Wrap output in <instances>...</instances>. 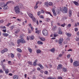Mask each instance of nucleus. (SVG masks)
<instances>
[{
	"instance_id": "obj_2",
	"label": "nucleus",
	"mask_w": 79,
	"mask_h": 79,
	"mask_svg": "<svg viewBox=\"0 0 79 79\" xmlns=\"http://www.w3.org/2000/svg\"><path fill=\"white\" fill-rule=\"evenodd\" d=\"M15 11L17 14H19L20 13V8L19 6H16L15 7Z\"/></svg>"
},
{
	"instance_id": "obj_1",
	"label": "nucleus",
	"mask_w": 79,
	"mask_h": 79,
	"mask_svg": "<svg viewBox=\"0 0 79 79\" xmlns=\"http://www.w3.org/2000/svg\"><path fill=\"white\" fill-rule=\"evenodd\" d=\"M23 36H20V38L21 39H19L17 40V43L18 45H19L20 43H22V44H25L26 42L24 39L23 38Z\"/></svg>"
},
{
	"instance_id": "obj_63",
	"label": "nucleus",
	"mask_w": 79,
	"mask_h": 79,
	"mask_svg": "<svg viewBox=\"0 0 79 79\" xmlns=\"http://www.w3.org/2000/svg\"><path fill=\"white\" fill-rule=\"evenodd\" d=\"M40 72L42 74H43V73H44V71H43L42 70H40Z\"/></svg>"
},
{
	"instance_id": "obj_31",
	"label": "nucleus",
	"mask_w": 79,
	"mask_h": 79,
	"mask_svg": "<svg viewBox=\"0 0 79 79\" xmlns=\"http://www.w3.org/2000/svg\"><path fill=\"white\" fill-rule=\"evenodd\" d=\"M55 48H53L50 50V51L52 52V53H54L55 52Z\"/></svg>"
},
{
	"instance_id": "obj_12",
	"label": "nucleus",
	"mask_w": 79,
	"mask_h": 79,
	"mask_svg": "<svg viewBox=\"0 0 79 79\" xmlns=\"http://www.w3.org/2000/svg\"><path fill=\"white\" fill-rule=\"evenodd\" d=\"M38 65L39 66H40V68L42 69H44V67L43 66H42V64H38Z\"/></svg>"
},
{
	"instance_id": "obj_27",
	"label": "nucleus",
	"mask_w": 79,
	"mask_h": 79,
	"mask_svg": "<svg viewBox=\"0 0 79 79\" xmlns=\"http://www.w3.org/2000/svg\"><path fill=\"white\" fill-rule=\"evenodd\" d=\"M44 5L47 7H48V2H46L44 3Z\"/></svg>"
},
{
	"instance_id": "obj_18",
	"label": "nucleus",
	"mask_w": 79,
	"mask_h": 79,
	"mask_svg": "<svg viewBox=\"0 0 79 79\" xmlns=\"http://www.w3.org/2000/svg\"><path fill=\"white\" fill-rule=\"evenodd\" d=\"M14 3V2L13 1H10L7 2L6 4L7 5H8L9 3Z\"/></svg>"
},
{
	"instance_id": "obj_30",
	"label": "nucleus",
	"mask_w": 79,
	"mask_h": 79,
	"mask_svg": "<svg viewBox=\"0 0 79 79\" xmlns=\"http://www.w3.org/2000/svg\"><path fill=\"white\" fill-rule=\"evenodd\" d=\"M3 35L5 37H7V36H8V34L6 33H3Z\"/></svg>"
},
{
	"instance_id": "obj_46",
	"label": "nucleus",
	"mask_w": 79,
	"mask_h": 79,
	"mask_svg": "<svg viewBox=\"0 0 79 79\" xmlns=\"http://www.w3.org/2000/svg\"><path fill=\"white\" fill-rule=\"evenodd\" d=\"M78 31V28L77 27H76L75 28V32H77V31Z\"/></svg>"
},
{
	"instance_id": "obj_26",
	"label": "nucleus",
	"mask_w": 79,
	"mask_h": 79,
	"mask_svg": "<svg viewBox=\"0 0 79 79\" xmlns=\"http://www.w3.org/2000/svg\"><path fill=\"white\" fill-rule=\"evenodd\" d=\"M17 56L19 58H20L21 56V54H20V53H17Z\"/></svg>"
},
{
	"instance_id": "obj_43",
	"label": "nucleus",
	"mask_w": 79,
	"mask_h": 79,
	"mask_svg": "<svg viewBox=\"0 0 79 79\" xmlns=\"http://www.w3.org/2000/svg\"><path fill=\"white\" fill-rule=\"evenodd\" d=\"M65 26V23H64L63 24H62L60 25V26L61 27H64Z\"/></svg>"
},
{
	"instance_id": "obj_33",
	"label": "nucleus",
	"mask_w": 79,
	"mask_h": 79,
	"mask_svg": "<svg viewBox=\"0 0 79 79\" xmlns=\"http://www.w3.org/2000/svg\"><path fill=\"white\" fill-rule=\"evenodd\" d=\"M50 21V19L49 18H47L46 19V21L47 22H49Z\"/></svg>"
},
{
	"instance_id": "obj_57",
	"label": "nucleus",
	"mask_w": 79,
	"mask_h": 79,
	"mask_svg": "<svg viewBox=\"0 0 79 79\" xmlns=\"http://www.w3.org/2000/svg\"><path fill=\"white\" fill-rule=\"evenodd\" d=\"M13 28H14V27L13 26H11L10 27V29L11 30H12Z\"/></svg>"
},
{
	"instance_id": "obj_7",
	"label": "nucleus",
	"mask_w": 79,
	"mask_h": 79,
	"mask_svg": "<svg viewBox=\"0 0 79 79\" xmlns=\"http://www.w3.org/2000/svg\"><path fill=\"white\" fill-rule=\"evenodd\" d=\"M18 78H19V76L17 75H14L13 77L14 79H18Z\"/></svg>"
},
{
	"instance_id": "obj_24",
	"label": "nucleus",
	"mask_w": 79,
	"mask_h": 79,
	"mask_svg": "<svg viewBox=\"0 0 79 79\" xmlns=\"http://www.w3.org/2000/svg\"><path fill=\"white\" fill-rule=\"evenodd\" d=\"M10 56L11 58H12L15 57V55H14L13 53H10Z\"/></svg>"
},
{
	"instance_id": "obj_22",
	"label": "nucleus",
	"mask_w": 79,
	"mask_h": 79,
	"mask_svg": "<svg viewBox=\"0 0 79 79\" xmlns=\"http://www.w3.org/2000/svg\"><path fill=\"white\" fill-rule=\"evenodd\" d=\"M18 5H19L18 6L20 8H23V5H22V4L19 3Z\"/></svg>"
},
{
	"instance_id": "obj_56",
	"label": "nucleus",
	"mask_w": 79,
	"mask_h": 79,
	"mask_svg": "<svg viewBox=\"0 0 79 79\" xmlns=\"http://www.w3.org/2000/svg\"><path fill=\"white\" fill-rule=\"evenodd\" d=\"M37 8H38V6H37V5H36V6H35V9H37Z\"/></svg>"
},
{
	"instance_id": "obj_45",
	"label": "nucleus",
	"mask_w": 79,
	"mask_h": 79,
	"mask_svg": "<svg viewBox=\"0 0 79 79\" xmlns=\"http://www.w3.org/2000/svg\"><path fill=\"white\" fill-rule=\"evenodd\" d=\"M71 56V54H68L67 56V58H69Z\"/></svg>"
},
{
	"instance_id": "obj_6",
	"label": "nucleus",
	"mask_w": 79,
	"mask_h": 79,
	"mask_svg": "<svg viewBox=\"0 0 79 79\" xmlns=\"http://www.w3.org/2000/svg\"><path fill=\"white\" fill-rule=\"evenodd\" d=\"M52 11L53 13L54 16H56V12H55V9L54 8H53L52 9Z\"/></svg>"
},
{
	"instance_id": "obj_5",
	"label": "nucleus",
	"mask_w": 79,
	"mask_h": 79,
	"mask_svg": "<svg viewBox=\"0 0 79 79\" xmlns=\"http://www.w3.org/2000/svg\"><path fill=\"white\" fill-rule=\"evenodd\" d=\"M63 42V38H60L58 40L59 44H61Z\"/></svg>"
},
{
	"instance_id": "obj_42",
	"label": "nucleus",
	"mask_w": 79,
	"mask_h": 79,
	"mask_svg": "<svg viewBox=\"0 0 79 79\" xmlns=\"http://www.w3.org/2000/svg\"><path fill=\"white\" fill-rule=\"evenodd\" d=\"M40 18H41V19H44V15H40Z\"/></svg>"
},
{
	"instance_id": "obj_50",
	"label": "nucleus",
	"mask_w": 79,
	"mask_h": 79,
	"mask_svg": "<svg viewBox=\"0 0 79 79\" xmlns=\"http://www.w3.org/2000/svg\"><path fill=\"white\" fill-rule=\"evenodd\" d=\"M28 33L30 34H31V30H30L29 28L28 29Z\"/></svg>"
},
{
	"instance_id": "obj_53",
	"label": "nucleus",
	"mask_w": 79,
	"mask_h": 79,
	"mask_svg": "<svg viewBox=\"0 0 79 79\" xmlns=\"http://www.w3.org/2000/svg\"><path fill=\"white\" fill-rule=\"evenodd\" d=\"M68 27H71V24H69L67 26Z\"/></svg>"
},
{
	"instance_id": "obj_37",
	"label": "nucleus",
	"mask_w": 79,
	"mask_h": 79,
	"mask_svg": "<svg viewBox=\"0 0 79 79\" xmlns=\"http://www.w3.org/2000/svg\"><path fill=\"white\" fill-rule=\"evenodd\" d=\"M53 5V3H52L51 2H50L49 3H48V6H52Z\"/></svg>"
},
{
	"instance_id": "obj_38",
	"label": "nucleus",
	"mask_w": 79,
	"mask_h": 79,
	"mask_svg": "<svg viewBox=\"0 0 79 79\" xmlns=\"http://www.w3.org/2000/svg\"><path fill=\"white\" fill-rule=\"evenodd\" d=\"M32 62L31 61H28V63L29 64H30V65H32Z\"/></svg>"
},
{
	"instance_id": "obj_64",
	"label": "nucleus",
	"mask_w": 79,
	"mask_h": 79,
	"mask_svg": "<svg viewBox=\"0 0 79 79\" xmlns=\"http://www.w3.org/2000/svg\"><path fill=\"white\" fill-rule=\"evenodd\" d=\"M77 35L79 36V31H78L76 33Z\"/></svg>"
},
{
	"instance_id": "obj_4",
	"label": "nucleus",
	"mask_w": 79,
	"mask_h": 79,
	"mask_svg": "<svg viewBox=\"0 0 79 79\" xmlns=\"http://www.w3.org/2000/svg\"><path fill=\"white\" fill-rule=\"evenodd\" d=\"M67 11H68V8L67 7H64L63 9V13H66Z\"/></svg>"
},
{
	"instance_id": "obj_48",
	"label": "nucleus",
	"mask_w": 79,
	"mask_h": 79,
	"mask_svg": "<svg viewBox=\"0 0 79 79\" xmlns=\"http://www.w3.org/2000/svg\"><path fill=\"white\" fill-rule=\"evenodd\" d=\"M60 10L61 11H62L63 13V9H62V8L60 7Z\"/></svg>"
},
{
	"instance_id": "obj_16",
	"label": "nucleus",
	"mask_w": 79,
	"mask_h": 79,
	"mask_svg": "<svg viewBox=\"0 0 79 79\" xmlns=\"http://www.w3.org/2000/svg\"><path fill=\"white\" fill-rule=\"evenodd\" d=\"M28 26H30L32 31H33L34 28L32 27V25H31V24L29 23V24H28Z\"/></svg>"
},
{
	"instance_id": "obj_20",
	"label": "nucleus",
	"mask_w": 79,
	"mask_h": 79,
	"mask_svg": "<svg viewBox=\"0 0 79 79\" xmlns=\"http://www.w3.org/2000/svg\"><path fill=\"white\" fill-rule=\"evenodd\" d=\"M62 70L63 71H64V72L65 73H66V72H67V69L65 68H64Z\"/></svg>"
},
{
	"instance_id": "obj_47",
	"label": "nucleus",
	"mask_w": 79,
	"mask_h": 79,
	"mask_svg": "<svg viewBox=\"0 0 79 79\" xmlns=\"http://www.w3.org/2000/svg\"><path fill=\"white\" fill-rule=\"evenodd\" d=\"M5 52V51H4V50H2L1 52V53H2V54H3V53H4Z\"/></svg>"
},
{
	"instance_id": "obj_19",
	"label": "nucleus",
	"mask_w": 79,
	"mask_h": 79,
	"mask_svg": "<svg viewBox=\"0 0 79 79\" xmlns=\"http://www.w3.org/2000/svg\"><path fill=\"white\" fill-rule=\"evenodd\" d=\"M5 73L6 74H8L9 73V70L8 69H6L5 70Z\"/></svg>"
},
{
	"instance_id": "obj_44",
	"label": "nucleus",
	"mask_w": 79,
	"mask_h": 79,
	"mask_svg": "<svg viewBox=\"0 0 79 79\" xmlns=\"http://www.w3.org/2000/svg\"><path fill=\"white\" fill-rule=\"evenodd\" d=\"M4 51L5 52H8V49L7 48H5L4 49Z\"/></svg>"
},
{
	"instance_id": "obj_35",
	"label": "nucleus",
	"mask_w": 79,
	"mask_h": 79,
	"mask_svg": "<svg viewBox=\"0 0 79 79\" xmlns=\"http://www.w3.org/2000/svg\"><path fill=\"white\" fill-rule=\"evenodd\" d=\"M56 26H54L52 27V30H53V31H55V30H56Z\"/></svg>"
},
{
	"instance_id": "obj_28",
	"label": "nucleus",
	"mask_w": 79,
	"mask_h": 79,
	"mask_svg": "<svg viewBox=\"0 0 79 79\" xmlns=\"http://www.w3.org/2000/svg\"><path fill=\"white\" fill-rule=\"evenodd\" d=\"M73 3L74 4H75V5H77V6H78V5H79V3H78V2H77L74 1L73 2Z\"/></svg>"
},
{
	"instance_id": "obj_11",
	"label": "nucleus",
	"mask_w": 79,
	"mask_h": 79,
	"mask_svg": "<svg viewBox=\"0 0 79 79\" xmlns=\"http://www.w3.org/2000/svg\"><path fill=\"white\" fill-rule=\"evenodd\" d=\"M28 50L29 52L30 53H31L32 52V49L30 48V47H28Z\"/></svg>"
},
{
	"instance_id": "obj_51",
	"label": "nucleus",
	"mask_w": 79,
	"mask_h": 79,
	"mask_svg": "<svg viewBox=\"0 0 79 79\" xmlns=\"http://www.w3.org/2000/svg\"><path fill=\"white\" fill-rule=\"evenodd\" d=\"M33 64L34 66H36V65H37V64H36L35 62H34Z\"/></svg>"
},
{
	"instance_id": "obj_14",
	"label": "nucleus",
	"mask_w": 79,
	"mask_h": 79,
	"mask_svg": "<svg viewBox=\"0 0 79 79\" xmlns=\"http://www.w3.org/2000/svg\"><path fill=\"white\" fill-rule=\"evenodd\" d=\"M17 52H19V53H21V52H22V50L19 48H17Z\"/></svg>"
},
{
	"instance_id": "obj_59",
	"label": "nucleus",
	"mask_w": 79,
	"mask_h": 79,
	"mask_svg": "<svg viewBox=\"0 0 79 79\" xmlns=\"http://www.w3.org/2000/svg\"><path fill=\"white\" fill-rule=\"evenodd\" d=\"M58 79H63V78L61 77H58Z\"/></svg>"
},
{
	"instance_id": "obj_34",
	"label": "nucleus",
	"mask_w": 79,
	"mask_h": 79,
	"mask_svg": "<svg viewBox=\"0 0 79 79\" xmlns=\"http://www.w3.org/2000/svg\"><path fill=\"white\" fill-rule=\"evenodd\" d=\"M30 39L31 40H34V35H32L30 37Z\"/></svg>"
},
{
	"instance_id": "obj_10",
	"label": "nucleus",
	"mask_w": 79,
	"mask_h": 79,
	"mask_svg": "<svg viewBox=\"0 0 79 79\" xmlns=\"http://www.w3.org/2000/svg\"><path fill=\"white\" fill-rule=\"evenodd\" d=\"M7 5L6 4H5L4 6L3 9L4 10H8V7Z\"/></svg>"
},
{
	"instance_id": "obj_15",
	"label": "nucleus",
	"mask_w": 79,
	"mask_h": 79,
	"mask_svg": "<svg viewBox=\"0 0 79 79\" xmlns=\"http://www.w3.org/2000/svg\"><path fill=\"white\" fill-rule=\"evenodd\" d=\"M31 19H32V20L33 22H35L36 21V19L34 16L31 18Z\"/></svg>"
},
{
	"instance_id": "obj_61",
	"label": "nucleus",
	"mask_w": 79,
	"mask_h": 79,
	"mask_svg": "<svg viewBox=\"0 0 79 79\" xmlns=\"http://www.w3.org/2000/svg\"><path fill=\"white\" fill-rule=\"evenodd\" d=\"M37 70H38V71H40V70H41V69H40V68H37Z\"/></svg>"
},
{
	"instance_id": "obj_13",
	"label": "nucleus",
	"mask_w": 79,
	"mask_h": 79,
	"mask_svg": "<svg viewBox=\"0 0 79 79\" xmlns=\"http://www.w3.org/2000/svg\"><path fill=\"white\" fill-rule=\"evenodd\" d=\"M66 34L67 35V37H70L71 36V34L69 33H66Z\"/></svg>"
},
{
	"instance_id": "obj_54",
	"label": "nucleus",
	"mask_w": 79,
	"mask_h": 79,
	"mask_svg": "<svg viewBox=\"0 0 79 79\" xmlns=\"http://www.w3.org/2000/svg\"><path fill=\"white\" fill-rule=\"evenodd\" d=\"M73 59L72 58L70 59V63H73Z\"/></svg>"
},
{
	"instance_id": "obj_8",
	"label": "nucleus",
	"mask_w": 79,
	"mask_h": 79,
	"mask_svg": "<svg viewBox=\"0 0 79 79\" xmlns=\"http://www.w3.org/2000/svg\"><path fill=\"white\" fill-rule=\"evenodd\" d=\"M62 67H63V66L62 65L59 64L58 66H57V70H59V69H61V68H62Z\"/></svg>"
},
{
	"instance_id": "obj_9",
	"label": "nucleus",
	"mask_w": 79,
	"mask_h": 79,
	"mask_svg": "<svg viewBox=\"0 0 79 79\" xmlns=\"http://www.w3.org/2000/svg\"><path fill=\"white\" fill-rule=\"evenodd\" d=\"M6 5L5 2H2L0 4V6L1 7H4V6Z\"/></svg>"
},
{
	"instance_id": "obj_36",
	"label": "nucleus",
	"mask_w": 79,
	"mask_h": 79,
	"mask_svg": "<svg viewBox=\"0 0 79 79\" xmlns=\"http://www.w3.org/2000/svg\"><path fill=\"white\" fill-rule=\"evenodd\" d=\"M20 31V30H19V29H18L17 31H15V33L17 34Z\"/></svg>"
},
{
	"instance_id": "obj_58",
	"label": "nucleus",
	"mask_w": 79,
	"mask_h": 79,
	"mask_svg": "<svg viewBox=\"0 0 79 79\" xmlns=\"http://www.w3.org/2000/svg\"><path fill=\"white\" fill-rule=\"evenodd\" d=\"M59 34H62V31H60L59 32Z\"/></svg>"
},
{
	"instance_id": "obj_21",
	"label": "nucleus",
	"mask_w": 79,
	"mask_h": 79,
	"mask_svg": "<svg viewBox=\"0 0 79 79\" xmlns=\"http://www.w3.org/2000/svg\"><path fill=\"white\" fill-rule=\"evenodd\" d=\"M40 39L41 41H45V39L43 37L40 38Z\"/></svg>"
},
{
	"instance_id": "obj_60",
	"label": "nucleus",
	"mask_w": 79,
	"mask_h": 79,
	"mask_svg": "<svg viewBox=\"0 0 79 79\" xmlns=\"http://www.w3.org/2000/svg\"><path fill=\"white\" fill-rule=\"evenodd\" d=\"M3 20H0V23H3Z\"/></svg>"
},
{
	"instance_id": "obj_29",
	"label": "nucleus",
	"mask_w": 79,
	"mask_h": 79,
	"mask_svg": "<svg viewBox=\"0 0 79 79\" xmlns=\"http://www.w3.org/2000/svg\"><path fill=\"white\" fill-rule=\"evenodd\" d=\"M46 14L50 15V16H52V17H53V16H52V14H51V13H50V12H46Z\"/></svg>"
},
{
	"instance_id": "obj_32",
	"label": "nucleus",
	"mask_w": 79,
	"mask_h": 79,
	"mask_svg": "<svg viewBox=\"0 0 79 79\" xmlns=\"http://www.w3.org/2000/svg\"><path fill=\"white\" fill-rule=\"evenodd\" d=\"M36 52L37 53H41V51L40 49H37L36 51Z\"/></svg>"
},
{
	"instance_id": "obj_52",
	"label": "nucleus",
	"mask_w": 79,
	"mask_h": 79,
	"mask_svg": "<svg viewBox=\"0 0 79 79\" xmlns=\"http://www.w3.org/2000/svg\"><path fill=\"white\" fill-rule=\"evenodd\" d=\"M76 41H79V38L77 37L76 39Z\"/></svg>"
},
{
	"instance_id": "obj_39",
	"label": "nucleus",
	"mask_w": 79,
	"mask_h": 79,
	"mask_svg": "<svg viewBox=\"0 0 79 79\" xmlns=\"http://www.w3.org/2000/svg\"><path fill=\"white\" fill-rule=\"evenodd\" d=\"M40 14H41V12L40 11H39L37 12L38 16H39Z\"/></svg>"
},
{
	"instance_id": "obj_40",
	"label": "nucleus",
	"mask_w": 79,
	"mask_h": 79,
	"mask_svg": "<svg viewBox=\"0 0 79 79\" xmlns=\"http://www.w3.org/2000/svg\"><path fill=\"white\" fill-rule=\"evenodd\" d=\"M47 79H56V78L54 77V78H52V77H48Z\"/></svg>"
},
{
	"instance_id": "obj_3",
	"label": "nucleus",
	"mask_w": 79,
	"mask_h": 79,
	"mask_svg": "<svg viewBox=\"0 0 79 79\" xmlns=\"http://www.w3.org/2000/svg\"><path fill=\"white\" fill-rule=\"evenodd\" d=\"M42 33L43 35L47 36L48 35V31L47 30H43Z\"/></svg>"
},
{
	"instance_id": "obj_55",
	"label": "nucleus",
	"mask_w": 79,
	"mask_h": 79,
	"mask_svg": "<svg viewBox=\"0 0 79 79\" xmlns=\"http://www.w3.org/2000/svg\"><path fill=\"white\" fill-rule=\"evenodd\" d=\"M8 64H11V62L10 61H8Z\"/></svg>"
},
{
	"instance_id": "obj_62",
	"label": "nucleus",
	"mask_w": 79,
	"mask_h": 79,
	"mask_svg": "<svg viewBox=\"0 0 79 79\" xmlns=\"http://www.w3.org/2000/svg\"><path fill=\"white\" fill-rule=\"evenodd\" d=\"M11 24V23H9L8 24H7L6 25V26H10V25Z\"/></svg>"
},
{
	"instance_id": "obj_49",
	"label": "nucleus",
	"mask_w": 79,
	"mask_h": 79,
	"mask_svg": "<svg viewBox=\"0 0 79 79\" xmlns=\"http://www.w3.org/2000/svg\"><path fill=\"white\" fill-rule=\"evenodd\" d=\"M63 54H60L59 55V57H61V56H63Z\"/></svg>"
},
{
	"instance_id": "obj_41",
	"label": "nucleus",
	"mask_w": 79,
	"mask_h": 79,
	"mask_svg": "<svg viewBox=\"0 0 79 79\" xmlns=\"http://www.w3.org/2000/svg\"><path fill=\"white\" fill-rule=\"evenodd\" d=\"M40 31L39 30H37L35 31V33L36 34H39Z\"/></svg>"
},
{
	"instance_id": "obj_23",
	"label": "nucleus",
	"mask_w": 79,
	"mask_h": 79,
	"mask_svg": "<svg viewBox=\"0 0 79 79\" xmlns=\"http://www.w3.org/2000/svg\"><path fill=\"white\" fill-rule=\"evenodd\" d=\"M69 17H71V16L72 15V10H69Z\"/></svg>"
},
{
	"instance_id": "obj_25",
	"label": "nucleus",
	"mask_w": 79,
	"mask_h": 79,
	"mask_svg": "<svg viewBox=\"0 0 79 79\" xmlns=\"http://www.w3.org/2000/svg\"><path fill=\"white\" fill-rule=\"evenodd\" d=\"M29 16V17H30V18H32V17H34V16H33V15H32V14H29L28 15Z\"/></svg>"
},
{
	"instance_id": "obj_17",
	"label": "nucleus",
	"mask_w": 79,
	"mask_h": 79,
	"mask_svg": "<svg viewBox=\"0 0 79 79\" xmlns=\"http://www.w3.org/2000/svg\"><path fill=\"white\" fill-rule=\"evenodd\" d=\"M37 44L39 45H42V44H43V42L40 41H38L37 42Z\"/></svg>"
}]
</instances>
